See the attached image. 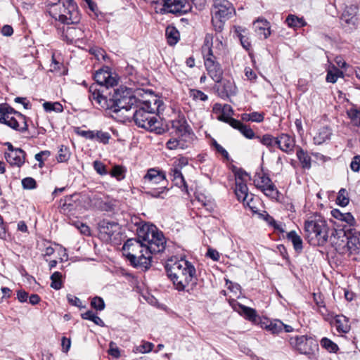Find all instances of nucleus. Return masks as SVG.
Listing matches in <instances>:
<instances>
[{"label": "nucleus", "instance_id": "1", "mask_svg": "<svg viewBox=\"0 0 360 360\" xmlns=\"http://www.w3.org/2000/svg\"><path fill=\"white\" fill-rule=\"evenodd\" d=\"M143 94L144 96L139 91L136 95H132L136 98V103L129 106L128 111L120 112L118 117L121 118L122 122L129 121L133 118L139 127L160 134L161 128L159 127L160 122L155 112L158 110L162 101L150 92L146 91Z\"/></svg>", "mask_w": 360, "mask_h": 360}, {"label": "nucleus", "instance_id": "2", "mask_svg": "<svg viewBox=\"0 0 360 360\" xmlns=\"http://www.w3.org/2000/svg\"><path fill=\"white\" fill-rule=\"evenodd\" d=\"M108 89L103 86L98 87V84H92L89 89V98L92 105L96 108L110 110L114 112L118 118L120 113L122 111H128L127 108L134 105L136 98L132 96L130 89L120 86L113 89V94L108 98Z\"/></svg>", "mask_w": 360, "mask_h": 360}, {"label": "nucleus", "instance_id": "3", "mask_svg": "<svg viewBox=\"0 0 360 360\" xmlns=\"http://www.w3.org/2000/svg\"><path fill=\"white\" fill-rule=\"evenodd\" d=\"M165 269L168 277L179 291L185 290L195 275L193 265L184 259H169Z\"/></svg>", "mask_w": 360, "mask_h": 360}, {"label": "nucleus", "instance_id": "4", "mask_svg": "<svg viewBox=\"0 0 360 360\" xmlns=\"http://www.w3.org/2000/svg\"><path fill=\"white\" fill-rule=\"evenodd\" d=\"M330 243L341 255H357L360 253V232L356 230L345 231L333 229L330 236Z\"/></svg>", "mask_w": 360, "mask_h": 360}, {"label": "nucleus", "instance_id": "5", "mask_svg": "<svg viewBox=\"0 0 360 360\" xmlns=\"http://www.w3.org/2000/svg\"><path fill=\"white\" fill-rule=\"evenodd\" d=\"M329 231L326 220L319 214L309 217L304 222L305 238L311 245L322 246L330 242Z\"/></svg>", "mask_w": 360, "mask_h": 360}, {"label": "nucleus", "instance_id": "6", "mask_svg": "<svg viewBox=\"0 0 360 360\" xmlns=\"http://www.w3.org/2000/svg\"><path fill=\"white\" fill-rule=\"evenodd\" d=\"M122 251L134 267L146 270L150 266L152 256L139 238L127 240L122 247Z\"/></svg>", "mask_w": 360, "mask_h": 360}, {"label": "nucleus", "instance_id": "7", "mask_svg": "<svg viewBox=\"0 0 360 360\" xmlns=\"http://www.w3.org/2000/svg\"><path fill=\"white\" fill-rule=\"evenodd\" d=\"M49 6L51 16L63 24H74L79 20L77 6L73 0H53Z\"/></svg>", "mask_w": 360, "mask_h": 360}, {"label": "nucleus", "instance_id": "8", "mask_svg": "<svg viewBox=\"0 0 360 360\" xmlns=\"http://www.w3.org/2000/svg\"><path fill=\"white\" fill-rule=\"evenodd\" d=\"M137 236L150 255L160 253L165 248V238L154 225L143 224L137 229Z\"/></svg>", "mask_w": 360, "mask_h": 360}, {"label": "nucleus", "instance_id": "9", "mask_svg": "<svg viewBox=\"0 0 360 360\" xmlns=\"http://www.w3.org/2000/svg\"><path fill=\"white\" fill-rule=\"evenodd\" d=\"M235 9L227 0H213L212 9V23L217 32H221L226 20L229 19Z\"/></svg>", "mask_w": 360, "mask_h": 360}, {"label": "nucleus", "instance_id": "10", "mask_svg": "<svg viewBox=\"0 0 360 360\" xmlns=\"http://www.w3.org/2000/svg\"><path fill=\"white\" fill-rule=\"evenodd\" d=\"M0 122L20 132L27 130V118L7 104L0 105Z\"/></svg>", "mask_w": 360, "mask_h": 360}, {"label": "nucleus", "instance_id": "11", "mask_svg": "<svg viewBox=\"0 0 360 360\" xmlns=\"http://www.w3.org/2000/svg\"><path fill=\"white\" fill-rule=\"evenodd\" d=\"M173 127L176 128L179 132L178 137L172 138L166 143L167 148L169 150H185L191 146L195 137L193 133L191 132L185 124L180 122H174Z\"/></svg>", "mask_w": 360, "mask_h": 360}, {"label": "nucleus", "instance_id": "12", "mask_svg": "<svg viewBox=\"0 0 360 360\" xmlns=\"http://www.w3.org/2000/svg\"><path fill=\"white\" fill-rule=\"evenodd\" d=\"M205 41L206 44L202 48L205 66L208 75L215 82L219 83L222 79L223 70L213 55L212 50L208 44L207 37H206Z\"/></svg>", "mask_w": 360, "mask_h": 360}, {"label": "nucleus", "instance_id": "13", "mask_svg": "<svg viewBox=\"0 0 360 360\" xmlns=\"http://www.w3.org/2000/svg\"><path fill=\"white\" fill-rule=\"evenodd\" d=\"M289 344L300 354L308 356L314 355L319 347L317 342L307 335L291 337Z\"/></svg>", "mask_w": 360, "mask_h": 360}, {"label": "nucleus", "instance_id": "14", "mask_svg": "<svg viewBox=\"0 0 360 360\" xmlns=\"http://www.w3.org/2000/svg\"><path fill=\"white\" fill-rule=\"evenodd\" d=\"M254 184L257 188H259L266 196L271 198H277L278 191L272 183L271 179L266 175L257 174L254 176Z\"/></svg>", "mask_w": 360, "mask_h": 360}, {"label": "nucleus", "instance_id": "15", "mask_svg": "<svg viewBox=\"0 0 360 360\" xmlns=\"http://www.w3.org/2000/svg\"><path fill=\"white\" fill-rule=\"evenodd\" d=\"M191 6L187 0H163L162 11L177 15H181L191 11Z\"/></svg>", "mask_w": 360, "mask_h": 360}, {"label": "nucleus", "instance_id": "16", "mask_svg": "<svg viewBox=\"0 0 360 360\" xmlns=\"http://www.w3.org/2000/svg\"><path fill=\"white\" fill-rule=\"evenodd\" d=\"M94 79L96 82L95 84H98V87L103 86L105 89L114 87L118 82L117 75L110 72L108 67L96 71L94 75Z\"/></svg>", "mask_w": 360, "mask_h": 360}, {"label": "nucleus", "instance_id": "17", "mask_svg": "<svg viewBox=\"0 0 360 360\" xmlns=\"http://www.w3.org/2000/svg\"><path fill=\"white\" fill-rule=\"evenodd\" d=\"M119 229V224L107 219L101 221L98 224L99 234L103 240H110L114 233Z\"/></svg>", "mask_w": 360, "mask_h": 360}, {"label": "nucleus", "instance_id": "18", "mask_svg": "<svg viewBox=\"0 0 360 360\" xmlns=\"http://www.w3.org/2000/svg\"><path fill=\"white\" fill-rule=\"evenodd\" d=\"M231 305L233 309L240 315L243 316L246 320L253 323H258L259 317L255 309L243 305L238 302H233Z\"/></svg>", "mask_w": 360, "mask_h": 360}, {"label": "nucleus", "instance_id": "19", "mask_svg": "<svg viewBox=\"0 0 360 360\" xmlns=\"http://www.w3.org/2000/svg\"><path fill=\"white\" fill-rule=\"evenodd\" d=\"M63 37L68 43H77L84 37V32L81 27L67 26L63 28Z\"/></svg>", "mask_w": 360, "mask_h": 360}, {"label": "nucleus", "instance_id": "20", "mask_svg": "<svg viewBox=\"0 0 360 360\" xmlns=\"http://www.w3.org/2000/svg\"><path fill=\"white\" fill-rule=\"evenodd\" d=\"M5 158L11 165L20 167L25 162V153L20 148L10 150L5 153Z\"/></svg>", "mask_w": 360, "mask_h": 360}, {"label": "nucleus", "instance_id": "21", "mask_svg": "<svg viewBox=\"0 0 360 360\" xmlns=\"http://www.w3.org/2000/svg\"><path fill=\"white\" fill-rule=\"evenodd\" d=\"M255 32L259 37L267 39L271 35L270 22L263 18H259L253 22Z\"/></svg>", "mask_w": 360, "mask_h": 360}, {"label": "nucleus", "instance_id": "22", "mask_svg": "<svg viewBox=\"0 0 360 360\" xmlns=\"http://www.w3.org/2000/svg\"><path fill=\"white\" fill-rule=\"evenodd\" d=\"M357 11L358 7L356 5L346 6L341 15V20L347 25L355 27L357 22Z\"/></svg>", "mask_w": 360, "mask_h": 360}, {"label": "nucleus", "instance_id": "23", "mask_svg": "<svg viewBox=\"0 0 360 360\" xmlns=\"http://www.w3.org/2000/svg\"><path fill=\"white\" fill-rule=\"evenodd\" d=\"M79 206L80 202L78 194L66 196L60 201L61 210L64 212H72L77 210Z\"/></svg>", "mask_w": 360, "mask_h": 360}, {"label": "nucleus", "instance_id": "24", "mask_svg": "<svg viewBox=\"0 0 360 360\" xmlns=\"http://www.w3.org/2000/svg\"><path fill=\"white\" fill-rule=\"evenodd\" d=\"M277 146L281 150L288 153L293 150L295 140L288 134H282L277 137Z\"/></svg>", "mask_w": 360, "mask_h": 360}, {"label": "nucleus", "instance_id": "25", "mask_svg": "<svg viewBox=\"0 0 360 360\" xmlns=\"http://www.w3.org/2000/svg\"><path fill=\"white\" fill-rule=\"evenodd\" d=\"M165 179V174L155 169H148L143 177L144 184L150 185L160 184L164 181Z\"/></svg>", "mask_w": 360, "mask_h": 360}, {"label": "nucleus", "instance_id": "26", "mask_svg": "<svg viewBox=\"0 0 360 360\" xmlns=\"http://www.w3.org/2000/svg\"><path fill=\"white\" fill-rule=\"evenodd\" d=\"M334 320L336 329L340 333H347L350 330V325L348 318L343 315H333L332 321Z\"/></svg>", "mask_w": 360, "mask_h": 360}, {"label": "nucleus", "instance_id": "27", "mask_svg": "<svg viewBox=\"0 0 360 360\" xmlns=\"http://www.w3.org/2000/svg\"><path fill=\"white\" fill-rule=\"evenodd\" d=\"M231 126L238 129L245 137L249 139H252L255 137V132L248 126L243 124L240 121L238 120H231Z\"/></svg>", "mask_w": 360, "mask_h": 360}, {"label": "nucleus", "instance_id": "28", "mask_svg": "<svg viewBox=\"0 0 360 360\" xmlns=\"http://www.w3.org/2000/svg\"><path fill=\"white\" fill-rule=\"evenodd\" d=\"M332 130L328 127H321L314 136V142L316 145H321L330 139Z\"/></svg>", "mask_w": 360, "mask_h": 360}, {"label": "nucleus", "instance_id": "29", "mask_svg": "<svg viewBox=\"0 0 360 360\" xmlns=\"http://www.w3.org/2000/svg\"><path fill=\"white\" fill-rule=\"evenodd\" d=\"M91 202L95 207L104 211H110L114 207V204L112 201H110L108 199L104 200L103 198L98 195H94Z\"/></svg>", "mask_w": 360, "mask_h": 360}, {"label": "nucleus", "instance_id": "30", "mask_svg": "<svg viewBox=\"0 0 360 360\" xmlns=\"http://www.w3.org/2000/svg\"><path fill=\"white\" fill-rule=\"evenodd\" d=\"M165 36L167 43L170 46L175 45L180 39V34L178 30L172 25H169L165 30Z\"/></svg>", "mask_w": 360, "mask_h": 360}, {"label": "nucleus", "instance_id": "31", "mask_svg": "<svg viewBox=\"0 0 360 360\" xmlns=\"http://www.w3.org/2000/svg\"><path fill=\"white\" fill-rule=\"evenodd\" d=\"M170 175L172 177V181L174 182L175 186L179 188L186 187V181L180 170V168L177 167H174L172 168Z\"/></svg>", "mask_w": 360, "mask_h": 360}, {"label": "nucleus", "instance_id": "32", "mask_svg": "<svg viewBox=\"0 0 360 360\" xmlns=\"http://www.w3.org/2000/svg\"><path fill=\"white\" fill-rule=\"evenodd\" d=\"M238 183H236L235 193L239 200L245 202L248 197V188L246 182H242L238 180Z\"/></svg>", "mask_w": 360, "mask_h": 360}, {"label": "nucleus", "instance_id": "33", "mask_svg": "<svg viewBox=\"0 0 360 360\" xmlns=\"http://www.w3.org/2000/svg\"><path fill=\"white\" fill-rule=\"evenodd\" d=\"M246 31V29L240 26L237 27L235 30V32L236 33L238 37L239 38L242 46L245 50H249L250 48L251 47V44L249 40V38L245 34Z\"/></svg>", "mask_w": 360, "mask_h": 360}, {"label": "nucleus", "instance_id": "34", "mask_svg": "<svg viewBox=\"0 0 360 360\" xmlns=\"http://www.w3.org/2000/svg\"><path fill=\"white\" fill-rule=\"evenodd\" d=\"M262 327L273 334H278L283 330V323L276 319L270 321L268 324L262 325Z\"/></svg>", "mask_w": 360, "mask_h": 360}, {"label": "nucleus", "instance_id": "35", "mask_svg": "<svg viewBox=\"0 0 360 360\" xmlns=\"http://www.w3.org/2000/svg\"><path fill=\"white\" fill-rule=\"evenodd\" d=\"M222 114H220L217 116V120L221 122H224L231 125V120H235L234 118L231 117L233 114V109L230 105L225 104L222 105Z\"/></svg>", "mask_w": 360, "mask_h": 360}, {"label": "nucleus", "instance_id": "36", "mask_svg": "<svg viewBox=\"0 0 360 360\" xmlns=\"http://www.w3.org/2000/svg\"><path fill=\"white\" fill-rule=\"evenodd\" d=\"M331 214L335 218L345 221L349 225H352L355 221L354 217L349 212L342 213L338 210H333L331 211Z\"/></svg>", "mask_w": 360, "mask_h": 360}, {"label": "nucleus", "instance_id": "37", "mask_svg": "<svg viewBox=\"0 0 360 360\" xmlns=\"http://www.w3.org/2000/svg\"><path fill=\"white\" fill-rule=\"evenodd\" d=\"M285 22L290 27L292 28L302 27L306 25V22L302 18H298L292 14L287 17Z\"/></svg>", "mask_w": 360, "mask_h": 360}, {"label": "nucleus", "instance_id": "38", "mask_svg": "<svg viewBox=\"0 0 360 360\" xmlns=\"http://www.w3.org/2000/svg\"><path fill=\"white\" fill-rule=\"evenodd\" d=\"M287 238L291 241L295 250L301 251L302 250V240L295 231H290L287 235Z\"/></svg>", "mask_w": 360, "mask_h": 360}, {"label": "nucleus", "instance_id": "39", "mask_svg": "<svg viewBox=\"0 0 360 360\" xmlns=\"http://www.w3.org/2000/svg\"><path fill=\"white\" fill-rule=\"evenodd\" d=\"M296 155L303 168L309 169L311 167V158L306 152L300 148L297 150Z\"/></svg>", "mask_w": 360, "mask_h": 360}, {"label": "nucleus", "instance_id": "40", "mask_svg": "<svg viewBox=\"0 0 360 360\" xmlns=\"http://www.w3.org/2000/svg\"><path fill=\"white\" fill-rule=\"evenodd\" d=\"M343 77V73L338 68L333 66L328 69L326 75V81L330 83H335L339 77Z\"/></svg>", "mask_w": 360, "mask_h": 360}, {"label": "nucleus", "instance_id": "41", "mask_svg": "<svg viewBox=\"0 0 360 360\" xmlns=\"http://www.w3.org/2000/svg\"><path fill=\"white\" fill-rule=\"evenodd\" d=\"M347 115L353 125L360 127V109L351 108L347 110Z\"/></svg>", "mask_w": 360, "mask_h": 360}, {"label": "nucleus", "instance_id": "42", "mask_svg": "<svg viewBox=\"0 0 360 360\" xmlns=\"http://www.w3.org/2000/svg\"><path fill=\"white\" fill-rule=\"evenodd\" d=\"M63 275L59 271H55L51 276V285L50 286L55 290H60L63 287V281H62Z\"/></svg>", "mask_w": 360, "mask_h": 360}, {"label": "nucleus", "instance_id": "43", "mask_svg": "<svg viewBox=\"0 0 360 360\" xmlns=\"http://www.w3.org/2000/svg\"><path fill=\"white\" fill-rule=\"evenodd\" d=\"M336 202L339 205L342 207H345L349 204V198L348 193L345 188H341L339 191Z\"/></svg>", "mask_w": 360, "mask_h": 360}, {"label": "nucleus", "instance_id": "44", "mask_svg": "<svg viewBox=\"0 0 360 360\" xmlns=\"http://www.w3.org/2000/svg\"><path fill=\"white\" fill-rule=\"evenodd\" d=\"M82 317L84 319L93 321L95 324L99 326H104L105 325L103 320L91 311H87L86 312L82 314Z\"/></svg>", "mask_w": 360, "mask_h": 360}, {"label": "nucleus", "instance_id": "45", "mask_svg": "<svg viewBox=\"0 0 360 360\" xmlns=\"http://www.w3.org/2000/svg\"><path fill=\"white\" fill-rule=\"evenodd\" d=\"M154 347V345L149 342L143 341L141 345L134 348L133 352L135 353L146 354L151 352Z\"/></svg>", "mask_w": 360, "mask_h": 360}, {"label": "nucleus", "instance_id": "46", "mask_svg": "<svg viewBox=\"0 0 360 360\" xmlns=\"http://www.w3.org/2000/svg\"><path fill=\"white\" fill-rule=\"evenodd\" d=\"M125 172L126 169L124 167L121 165H115L110 172V174L111 176L116 178L118 181H120L124 179Z\"/></svg>", "mask_w": 360, "mask_h": 360}, {"label": "nucleus", "instance_id": "47", "mask_svg": "<svg viewBox=\"0 0 360 360\" xmlns=\"http://www.w3.org/2000/svg\"><path fill=\"white\" fill-rule=\"evenodd\" d=\"M257 139H259L261 143L268 148H271L277 145V137L275 138L270 134H265L262 137L257 136Z\"/></svg>", "mask_w": 360, "mask_h": 360}, {"label": "nucleus", "instance_id": "48", "mask_svg": "<svg viewBox=\"0 0 360 360\" xmlns=\"http://www.w3.org/2000/svg\"><path fill=\"white\" fill-rule=\"evenodd\" d=\"M320 344L329 352H336L338 350V346L327 338H322Z\"/></svg>", "mask_w": 360, "mask_h": 360}, {"label": "nucleus", "instance_id": "49", "mask_svg": "<svg viewBox=\"0 0 360 360\" xmlns=\"http://www.w3.org/2000/svg\"><path fill=\"white\" fill-rule=\"evenodd\" d=\"M43 107L46 112L54 111L56 112H61L63 110V105L58 102H44L43 103Z\"/></svg>", "mask_w": 360, "mask_h": 360}, {"label": "nucleus", "instance_id": "50", "mask_svg": "<svg viewBox=\"0 0 360 360\" xmlns=\"http://www.w3.org/2000/svg\"><path fill=\"white\" fill-rule=\"evenodd\" d=\"M224 93L226 96L235 95L236 93V88L233 82L227 80L223 82Z\"/></svg>", "mask_w": 360, "mask_h": 360}, {"label": "nucleus", "instance_id": "51", "mask_svg": "<svg viewBox=\"0 0 360 360\" xmlns=\"http://www.w3.org/2000/svg\"><path fill=\"white\" fill-rule=\"evenodd\" d=\"M70 153L67 147L61 146L58 151V155L57 160L60 162H64L68 160L70 158Z\"/></svg>", "mask_w": 360, "mask_h": 360}, {"label": "nucleus", "instance_id": "52", "mask_svg": "<svg viewBox=\"0 0 360 360\" xmlns=\"http://www.w3.org/2000/svg\"><path fill=\"white\" fill-rule=\"evenodd\" d=\"M95 139L99 142H101L104 144L108 143V141L110 138V135L108 132H104L102 131H96L94 133Z\"/></svg>", "mask_w": 360, "mask_h": 360}, {"label": "nucleus", "instance_id": "53", "mask_svg": "<svg viewBox=\"0 0 360 360\" xmlns=\"http://www.w3.org/2000/svg\"><path fill=\"white\" fill-rule=\"evenodd\" d=\"M91 307L96 310L102 311L105 308V303L103 300L99 297H95L92 299L91 302Z\"/></svg>", "mask_w": 360, "mask_h": 360}, {"label": "nucleus", "instance_id": "54", "mask_svg": "<svg viewBox=\"0 0 360 360\" xmlns=\"http://www.w3.org/2000/svg\"><path fill=\"white\" fill-rule=\"evenodd\" d=\"M94 168L100 175H106L108 173L105 165L100 161L94 162Z\"/></svg>", "mask_w": 360, "mask_h": 360}, {"label": "nucleus", "instance_id": "55", "mask_svg": "<svg viewBox=\"0 0 360 360\" xmlns=\"http://www.w3.org/2000/svg\"><path fill=\"white\" fill-rule=\"evenodd\" d=\"M36 184V181L32 177H26L22 180V185L25 189H33Z\"/></svg>", "mask_w": 360, "mask_h": 360}, {"label": "nucleus", "instance_id": "56", "mask_svg": "<svg viewBox=\"0 0 360 360\" xmlns=\"http://www.w3.org/2000/svg\"><path fill=\"white\" fill-rule=\"evenodd\" d=\"M108 354L115 358H119L120 356V349L113 342H110Z\"/></svg>", "mask_w": 360, "mask_h": 360}, {"label": "nucleus", "instance_id": "57", "mask_svg": "<svg viewBox=\"0 0 360 360\" xmlns=\"http://www.w3.org/2000/svg\"><path fill=\"white\" fill-rule=\"evenodd\" d=\"M91 53L95 56V57L97 58V60H100L101 58H102L103 60H105V58H107V56L102 49H91Z\"/></svg>", "mask_w": 360, "mask_h": 360}, {"label": "nucleus", "instance_id": "58", "mask_svg": "<svg viewBox=\"0 0 360 360\" xmlns=\"http://www.w3.org/2000/svg\"><path fill=\"white\" fill-rule=\"evenodd\" d=\"M350 168L354 172H357L360 169V155H355L351 162L350 164Z\"/></svg>", "mask_w": 360, "mask_h": 360}, {"label": "nucleus", "instance_id": "59", "mask_svg": "<svg viewBox=\"0 0 360 360\" xmlns=\"http://www.w3.org/2000/svg\"><path fill=\"white\" fill-rule=\"evenodd\" d=\"M191 95L193 97L194 99L196 100H200L202 101H205L207 100V96L202 91L199 90H192L191 92Z\"/></svg>", "mask_w": 360, "mask_h": 360}, {"label": "nucleus", "instance_id": "60", "mask_svg": "<svg viewBox=\"0 0 360 360\" xmlns=\"http://www.w3.org/2000/svg\"><path fill=\"white\" fill-rule=\"evenodd\" d=\"M67 299L71 304L76 306L79 308L84 307L82 304L81 300L76 296L72 295H68Z\"/></svg>", "mask_w": 360, "mask_h": 360}, {"label": "nucleus", "instance_id": "61", "mask_svg": "<svg viewBox=\"0 0 360 360\" xmlns=\"http://www.w3.org/2000/svg\"><path fill=\"white\" fill-rule=\"evenodd\" d=\"M206 255L213 261H219L220 258L219 252L211 248H208Z\"/></svg>", "mask_w": 360, "mask_h": 360}, {"label": "nucleus", "instance_id": "62", "mask_svg": "<svg viewBox=\"0 0 360 360\" xmlns=\"http://www.w3.org/2000/svg\"><path fill=\"white\" fill-rule=\"evenodd\" d=\"M314 301L315 302L316 304L318 307H323V309L326 311V308L324 304V302L323 300V298L321 297V294L318 293H314L313 294Z\"/></svg>", "mask_w": 360, "mask_h": 360}, {"label": "nucleus", "instance_id": "63", "mask_svg": "<svg viewBox=\"0 0 360 360\" xmlns=\"http://www.w3.org/2000/svg\"><path fill=\"white\" fill-rule=\"evenodd\" d=\"M250 118L252 122H262L264 120V113H260L258 112H251Z\"/></svg>", "mask_w": 360, "mask_h": 360}, {"label": "nucleus", "instance_id": "64", "mask_svg": "<svg viewBox=\"0 0 360 360\" xmlns=\"http://www.w3.org/2000/svg\"><path fill=\"white\" fill-rule=\"evenodd\" d=\"M50 155V152L48 150L41 151L40 153L35 155V160L40 163L44 162V160L47 158Z\"/></svg>", "mask_w": 360, "mask_h": 360}]
</instances>
